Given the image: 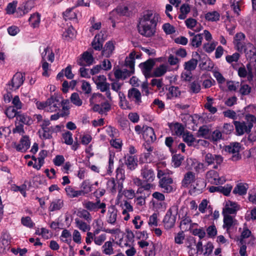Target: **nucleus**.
Listing matches in <instances>:
<instances>
[{
	"mask_svg": "<svg viewBox=\"0 0 256 256\" xmlns=\"http://www.w3.org/2000/svg\"><path fill=\"white\" fill-rule=\"evenodd\" d=\"M158 19V14H153L151 11L147 12L140 19L138 26L139 33L146 37L153 36Z\"/></svg>",
	"mask_w": 256,
	"mask_h": 256,
	"instance_id": "f257e3e1",
	"label": "nucleus"
},
{
	"mask_svg": "<svg viewBox=\"0 0 256 256\" xmlns=\"http://www.w3.org/2000/svg\"><path fill=\"white\" fill-rule=\"evenodd\" d=\"M246 120L247 125L244 122H234L236 132L238 135H242L244 132L248 134L250 133L252 128L253 127L254 124L256 122V118L252 114H246Z\"/></svg>",
	"mask_w": 256,
	"mask_h": 256,
	"instance_id": "f03ea898",
	"label": "nucleus"
},
{
	"mask_svg": "<svg viewBox=\"0 0 256 256\" xmlns=\"http://www.w3.org/2000/svg\"><path fill=\"white\" fill-rule=\"evenodd\" d=\"M246 54V56L250 58V62L247 64L246 68L249 70L248 78H252L253 76L252 72V66L256 69V49L254 46L250 43H248L246 50H243Z\"/></svg>",
	"mask_w": 256,
	"mask_h": 256,
	"instance_id": "7ed1b4c3",
	"label": "nucleus"
},
{
	"mask_svg": "<svg viewBox=\"0 0 256 256\" xmlns=\"http://www.w3.org/2000/svg\"><path fill=\"white\" fill-rule=\"evenodd\" d=\"M178 206H173L167 211L163 220L164 226L167 229L172 228L175 224L176 216L178 214Z\"/></svg>",
	"mask_w": 256,
	"mask_h": 256,
	"instance_id": "20e7f679",
	"label": "nucleus"
},
{
	"mask_svg": "<svg viewBox=\"0 0 256 256\" xmlns=\"http://www.w3.org/2000/svg\"><path fill=\"white\" fill-rule=\"evenodd\" d=\"M204 161L208 166L214 164L213 168L218 169L224 162V158L220 154L206 153L204 156Z\"/></svg>",
	"mask_w": 256,
	"mask_h": 256,
	"instance_id": "39448f33",
	"label": "nucleus"
},
{
	"mask_svg": "<svg viewBox=\"0 0 256 256\" xmlns=\"http://www.w3.org/2000/svg\"><path fill=\"white\" fill-rule=\"evenodd\" d=\"M140 176L144 182H152L156 178V174L153 168L148 164L144 165L140 170Z\"/></svg>",
	"mask_w": 256,
	"mask_h": 256,
	"instance_id": "423d86ee",
	"label": "nucleus"
},
{
	"mask_svg": "<svg viewBox=\"0 0 256 256\" xmlns=\"http://www.w3.org/2000/svg\"><path fill=\"white\" fill-rule=\"evenodd\" d=\"M245 38L246 36L242 32L237 33L234 37L233 43L234 48L240 52L246 50L247 44L244 42Z\"/></svg>",
	"mask_w": 256,
	"mask_h": 256,
	"instance_id": "0eeeda50",
	"label": "nucleus"
},
{
	"mask_svg": "<svg viewBox=\"0 0 256 256\" xmlns=\"http://www.w3.org/2000/svg\"><path fill=\"white\" fill-rule=\"evenodd\" d=\"M24 78V74L16 72L8 84L10 90H18L22 84Z\"/></svg>",
	"mask_w": 256,
	"mask_h": 256,
	"instance_id": "6e6552de",
	"label": "nucleus"
},
{
	"mask_svg": "<svg viewBox=\"0 0 256 256\" xmlns=\"http://www.w3.org/2000/svg\"><path fill=\"white\" fill-rule=\"evenodd\" d=\"M157 61H158V58H149L145 62H142L139 64V67L146 78L151 76L150 72Z\"/></svg>",
	"mask_w": 256,
	"mask_h": 256,
	"instance_id": "1a4fd4ad",
	"label": "nucleus"
},
{
	"mask_svg": "<svg viewBox=\"0 0 256 256\" xmlns=\"http://www.w3.org/2000/svg\"><path fill=\"white\" fill-rule=\"evenodd\" d=\"M240 148V144L238 142L230 144L226 146V151L232 154L230 158L232 160L236 161L241 158V156L239 154Z\"/></svg>",
	"mask_w": 256,
	"mask_h": 256,
	"instance_id": "9d476101",
	"label": "nucleus"
},
{
	"mask_svg": "<svg viewBox=\"0 0 256 256\" xmlns=\"http://www.w3.org/2000/svg\"><path fill=\"white\" fill-rule=\"evenodd\" d=\"M108 190L112 194H114L118 192H120L123 188L122 182L116 181L114 178H110L106 184Z\"/></svg>",
	"mask_w": 256,
	"mask_h": 256,
	"instance_id": "9b49d317",
	"label": "nucleus"
},
{
	"mask_svg": "<svg viewBox=\"0 0 256 256\" xmlns=\"http://www.w3.org/2000/svg\"><path fill=\"white\" fill-rule=\"evenodd\" d=\"M173 183L172 179L169 176H165L160 179V186L163 190L164 192H170L173 190L172 184Z\"/></svg>",
	"mask_w": 256,
	"mask_h": 256,
	"instance_id": "f8f14e48",
	"label": "nucleus"
},
{
	"mask_svg": "<svg viewBox=\"0 0 256 256\" xmlns=\"http://www.w3.org/2000/svg\"><path fill=\"white\" fill-rule=\"evenodd\" d=\"M128 98L130 102H134L135 104L140 105L142 102V94L140 91L135 88H130L128 90Z\"/></svg>",
	"mask_w": 256,
	"mask_h": 256,
	"instance_id": "ddd939ff",
	"label": "nucleus"
},
{
	"mask_svg": "<svg viewBox=\"0 0 256 256\" xmlns=\"http://www.w3.org/2000/svg\"><path fill=\"white\" fill-rule=\"evenodd\" d=\"M47 112H56L60 106V102L58 98L55 96H52L47 100Z\"/></svg>",
	"mask_w": 256,
	"mask_h": 256,
	"instance_id": "4468645a",
	"label": "nucleus"
},
{
	"mask_svg": "<svg viewBox=\"0 0 256 256\" xmlns=\"http://www.w3.org/2000/svg\"><path fill=\"white\" fill-rule=\"evenodd\" d=\"M143 128L144 130L142 132V136L144 140L147 142H154L156 139L154 130L148 126H143Z\"/></svg>",
	"mask_w": 256,
	"mask_h": 256,
	"instance_id": "2eb2a0df",
	"label": "nucleus"
},
{
	"mask_svg": "<svg viewBox=\"0 0 256 256\" xmlns=\"http://www.w3.org/2000/svg\"><path fill=\"white\" fill-rule=\"evenodd\" d=\"M94 58L92 54L88 52H85L82 57L78 60V64L81 66H90L92 64Z\"/></svg>",
	"mask_w": 256,
	"mask_h": 256,
	"instance_id": "dca6fc26",
	"label": "nucleus"
},
{
	"mask_svg": "<svg viewBox=\"0 0 256 256\" xmlns=\"http://www.w3.org/2000/svg\"><path fill=\"white\" fill-rule=\"evenodd\" d=\"M238 210L236 203L228 201L226 202L224 208H223L222 214L228 215L234 214Z\"/></svg>",
	"mask_w": 256,
	"mask_h": 256,
	"instance_id": "f3484780",
	"label": "nucleus"
},
{
	"mask_svg": "<svg viewBox=\"0 0 256 256\" xmlns=\"http://www.w3.org/2000/svg\"><path fill=\"white\" fill-rule=\"evenodd\" d=\"M34 2L32 0H28L22 6L18 8V12L20 16L28 14L34 6Z\"/></svg>",
	"mask_w": 256,
	"mask_h": 256,
	"instance_id": "a211bd4d",
	"label": "nucleus"
},
{
	"mask_svg": "<svg viewBox=\"0 0 256 256\" xmlns=\"http://www.w3.org/2000/svg\"><path fill=\"white\" fill-rule=\"evenodd\" d=\"M118 210L114 206H110L108 211L107 222L109 224H114L116 223L117 218Z\"/></svg>",
	"mask_w": 256,
	"mask_h": 256,
	"instance_id": "6ab92c4d",
	"label": "nucleus"
},
{
	"mask_svg": "<svg viewBox=\"0 0 256 256\" xmlns=\"http://www.w3.org/2000/svg\"><path fill=\"white\" fill-rule=\"evenodd\" d=\"M30 146V142L29 138L26 136H24L20 140V143L16 146V149L18 152H24Z\"/></svg>",
	"mask_w": 256,
	"mask_h": 256,
	"instance_id": "aec40b11",
	"label": "nucleus"
},
{
	"mask_svg": "<svg viewBox=\"0 0 256 256\" xmlns=\"http://www.w3.org/2000/svg\"><path fill=\"white\" fill-rule=\"evenodd\" d=\"M195 178V174L192 172H188L184 176V178L182 182V186L186 188L188 185L192 182Z\"/></svg>",
	"mask_w": 256,
	"mask_h": 256,
	"instance_id": "412c9836",
	"label": "nucleus"
},
{
	"mask_svg": "<svg viewBox=\"0 0 256 256\" xmlns=\"http://www.w3.org/2000/svg\"><path fill=\"white\" fill-rule=\"evenodd\" d=\"M224 215V228H226V230H228L230 228L235 225L236 220L234 218L228 214Z\"/></svg>",
	"mask_w": 256,
	"mask_h": 256,
	"instance_id": "4be33fe9",
	"label": "nucleus"
},
{
	"mask_svg": "<svg viewBox=\"0 0 256 256\" xmlns=\"http://www.w3.org/2000/svg\"><path fill=\"white\" fill-rule=\"evenodd\" d=\"M16 121H18L20 124L26 125H30L32 124V120L30 116L24 114H22L19 112L16 116Z\"/></svg>",
	"mask_w": 256,
	"mask_h": 256,
	"instance_id": "5701e85b",
	"label": "nucleus"
},
{
	"mask_svg": "<svg viewBox=\"0 0 256 256\" xmlns=\"http://www.w3.org/2000/svg\"><path fill=\"white\" fill-rule=\"evenodd\" d=\"M114 46L112 42L108 41L104 45V48L102 50V55L108 58L112 54L113 50H114Z\"/></svg>",
	"mask_w": 256,
	"mask_h": 256,
	"instance_id": "b1692460",
	"label": "nucleus"
},
{
	"mask_svg": "<svg viewBox=\"0 0 256 256\" xmlns=\"http://www.w3.org/2000/svg\"><path fill=\"white\" fill-rule=\"evenodd\" d=\"M248 188V185L247 184L240 183L234 188L233 193L238 194L240 196L244 195L246 194Z\"/></svg>",
	"mask_w": 256,
	"mask_h": 256,
	"instance_id": "393cba45",
	"label": "nucleus"
},
{
	"mask_svg": "<svg viewBox=\"0 0 256 256\" xmlns=\"http://www.w3.org/2000/svg\"><path fill=\"white\" fill-rule=\"evenodd\" d=\"M103 42L100 34H96L92 42V46L94 50H100L102 48Z\"/></svg>",
	"mask_w": 256,
	"mask_h": 256,
	"instance_id": "a878e982",
	"label": "nucleus"
},
{
	"mask_svg": "<svg viewBox=\"0 0 256 256\" xmlns=\"http://www.w3.org/2000/svg\"><path fill=\"white\" fill-rule=\"evenodd\" d=\"M28 21L32 28L38 27L40 21V14L38 12L33 14L29 18Z\"/></svg>",
	"mask_w": 256,
	"mask_h": 256,
	"instance_id": "bb28decb",
	"label": "nucleus"
},
{
	"mask_svg": "<svg viewBox=\"0 0 256 256\" xmlns=\"http://www.w3.org/2000/svg\"><path fill=\"white\" fill-rule=\"evenodd\" d=\"M128 169L130 170H134L138 166L137 160L133 156H128L124 162Z\"/></svg>",
	"mask_w": 256,
	"mask_h": 256,
	"instance_id": "cd10ccee",
	"label": "nucleus"
},
{
	"mask_svg": "<svg viewBox=\"0 0 256 256\" xmlns=\"http://www.w3.org/2000/svg\"><path fill=\"white\" fill-rule=\"evenodd\" d=\"M168 66L164 64H161L156 68L151 76L160 77L164 75L167 71Z\"/></svg>",
	"mask_w": 256,
	"mask_h": 256,
	"instance_id": "c85d7f7f",
	"label": "nucleus"
},
{
	"mask_svg": "<svg viewBox=\"0 0 256 256\" xmlns=\"http://www.w3.org/2000/svg\"><path fill=\"white\" fill-rule=\"evenodd\" d=\"M180 12L178 18L180 20H184L186 18L187 14L190 12V5L187 4H182L180 7Z\"/></svg>",
	"mask_w": 256,
	"mask_h": 256,
	"instance_id": "c756f323",
	"label": "nucleus"
},
{
	"mask_svg": "<svg viewBox=\"0 0 256 256\" xmlns=\"http://www.w3.org/2000/svg\"><path fill=\"white\" fill-rule=\"evenodd\" d=\"M206 177L211 179V182L218 184L220 183V178L217 172L214 170H210L206 173Z\"/></svg>",
	"mask_w": 256,
	"mask_h": 256,
	"instance_id": "7c9ffc66",
	"label": "nucleus"
},
{
	"mask_svg": "<svg viewBox=\"0 0 256 256\" xmlns=\"http://www.w3.org/2000/svg\"><path fill=\"white\" fill-rule=\"evenodd\" d=\"M64 205L63 200L57 199L53 200L49 207V210L51 212L60 210Z\"/></svg>",
	"mask_w": 256,
	"mask_h": 256,
	"instance_id": "2f4dec72",
	"label": "nucleus"
},
{
	"mask_svg": "<svg viewBox=\"0 0 256 256\" xmlns=\"http://www.w3.org/2000/svg\"><path fill=\"white\" fill-rule=\"evenodd\" d=\"M65 190L67 196L70 198H77L82 196V192L79 190H76L71 186H66L65 188Z\"/></svg>",
	"mask_w": 256,
	"mask_h": 256,
	"instance_id": "473e14b6",
	"label": "nucleus"
},
{
	"mask_svg": "<svg viewBox=\"0 0 256 256\" xmlns=\"http://www.w3.org/2000/svg\"><path fill=\"white\" fill-rule=\"evenodd\" d=\"M198 64V60L192 58L190 60L185 62L184 64V70L187 71H192L196 69Z\"/></svg>",
	"mask_w": 256,
	"mask_h": 256,
	"instance_id": "72a5a7b5",
	"label": "nucleus"
},
{
	"mask_svg": "<svg viewBox=\"0 0 256 256\" xmlns=\"http://www.w3.org/2000/svg\"><path fill=\"white\" fill-rule=\"evenodd\" d=\"M81 190L80 192H82V196H84L92 191V185L88 180H84L80 186Z\"/></svg>",
	"mask_w": 256,
	"mask_h": 256,
	"instance_id": "f704fd0d",
	"label": "nucleus"
},
{
	"mask_svg": "<svg viewBox=\"0 0 256 256\" xmlns=\"http://www.w3.org/2000/svg\"><path fill=\"white\" fill-rule=\"evenodd\" d=\"M202 40V34H196L190 40V45L195 48H198L201 46Z\"/></svg>",
	"mask_w": 256,
	"mask_h": 256,
	"instance_id": "c9c22d12",
	"label": "nucleus"
},
{
	"mask_svg": "<svg viewBox=\"0 0 256 256\" xmlns=\"http://www.w3.org/2000/svg\"><path fill=\"white\" fill-rule=\"evenodd\" d=\"M168 94H167L168 98L172 99L173 98H176L180 94V92L178 87L171 86L168 88Z\"/></svg>",
	"mask_w": 256,
	"mask_h": 256,
	"instance_id": "e433bc0d",
	"label": "nucleus"
},
{
	"mask_svg": "<svg viewBox=\"0 0 256 256\" xmlns=\"http://www.w3.org/2000/svg\"><path fill=\"white\" fill-rule=\"evenodd\" d=\"M134 52H132L129 54V56L125 60L126 66L132 70H134Z\"/></svg>",
	"mask_w": 256,
	"mask_h": 256,
	"instance_id": "4c0bfd02",
	"label": "nucleus"
},
{
	"mask_svg": "<svg viewBox=\"0 0 256 256\" xmlns=\"http://www.w3.org/2000/svg\"><path fill=\"white\" fill-rule=\"evenodd\" d=\"M60 238L63 242L70 244L72 242L71 233L68 230L64 229L62 230Z\"/></svg>",
	"mask_w": 256,
	"mask_h": 256,
	"instance_id": "58836bf2",
	"label": "nucleus"
},
{
	"mask_svg": "<svg viewBox=\"0 0 256 256\" xmlns=\"http://www.w3.org/2000/svg\"><path fill=\"white\" fill-rule=\"evenodd\" d=\"M182 138L184 142H186L189 146L194 145V142H196V139L194 136L188 132L184 133L182 136Z\"/></svg>",
	"mask_w": 256,
	"mask_h": 256,
	"instance_id": "ea45409f",
	"label": "nucleus"
},
{
	"mask_svg": "<svg viewBox=\"0 0 256 256\" xmlns=\"http://www.w3.org/2000/svg\"><path fill=\"white\" fill-rule=\"evenodd\" d=\"M118 96L120 100V106L123 109H130L128 102L126 100L124 94L122 92H119Z\"/></svg>",
	"mask_w": 256,
	"mask_h": 256,
	"instance_id": "a19ab883",
	"label": "nucleus"
},
{
	"mask_svg": "<svg viewBox=\"0 0 256 256\" xmlns=\"http://www.w3.org/2000/svg\"><path fill=\"white\" fill-rule=\"evenodd\" d=\"M10 245V241L9 236L6 234H4L1 237L0 246L3 250L9 249Z\"/></svg>",
	"mask_w": 256,
	"mask_h": 256,
	"instance_id": "79ce46f5",
	"label": "nucleus"
},
{
	"mask_svg": "<svg viewBox=\"0 0 256 256\" xmlns=\"http://www.w3.org/2000/svg\"><path fill=\"white\" fill-rule=\"evenodd\" d=\"M102 252L106 254L110 255L114 253V248H112V242L108 241L102 246Z\"/></svg>",
	"mask_w": 256,
	"mask_h": 256,
	"instance_id": "37998d69",
	"label": "nucleus"
},
{
	"mask_svg": "<svg viewBox=\"0 0 256 256\" xmlns=\"http://www.w3.org/2000/svg\"><path fill=\"white\" fill-rule=\"evenodd\" d=\"M220 14L216 11L208 12L205 18L206 20L211 22H216L220 20Z\"/></svg>",
	"mask_w": 256,
	"mask_h": 256,
	"instance_id": "c03bdc74",
	"label": "nucleus"
},
{
	"mask_svg": "<svg viewBox=\"0 0 256 256\" xmlns=\"http://www.w3.org/2000/svg\"><path fill=\"white\" fill-rule=\"evenodd\" d=\"M100 231V228L95 230L93 232H88L86 238V242L88 244H90L93 240L94 238L97 236Z\"/></svg>",
	"mask_w": 256,
	"mask_h": 256,
	"instance_id": "a18cd8bd",
	"label": "nucleus"
},
{
	"mask_svg": "<svg viewBox=\"0 0 256 256\" xmlns=\"http://www.w3.org/2000/svg\"><path fill=\"white\" fill-rule=\"evenodd\" d=\"M19 112H17L14 106H9L5 111V114L9 118H13L18 114Z\"/></svg>",
	"mask_w": 256,
	"mask_h": 256,
	"instance_id": "49530a36",
	"label": "nucleus"
},
{
	"mask_svg": "<svg viewBox=\"0 0 256 256\" xmlns=\"http://www.w3.org/2000/svg\"><path fill=\"white\" fill-rule=\"evenodd\" d=\"M184 157L180 154L174 155L172 158V161L174 167H179L181 165L182 162L184 160Z\"/></svg>",
	"mask_w": 256,
	"mask_h": 256,
	"instance_id": "de8ad7c7",
	"label": "nucleus"
},
{
	"mask_svg": "<svg viewBox=\"0 0 256 256\" xmlns=\"http://www.w3.org/2000/svg\"><path fill=\"white\" fill-rule=\"evenodd\" d=\"M71 102L76 106H80L82 104V100H80L79 95L76 92L72 94L70 96Z\"/></svg>",
	"mask_w": 256,
	"mask_h": 256,
	"instance_id": "09e8293b",
	"label": "nucleus"
},
{
	"mask_svg": "<svg viewBox=\"0 0 256 256\" xmlns=\"http://www.w3.org/2000/svg\"><path fill=\"white\" fill-rule=\"evenodd\" d=\"M75 220L76 226L80 230L84 232H86V230H90V226L88 225L86 222H84L78 218H76Z\"/></svg>",
	"mask_w": 256,
	"mask_h": 256,
	"instance_id": "8fccbe9b",
	"label": "nucleus"
},
{
	"mask_svg": "<svg viewBox=\"0 0 256 256\" xmlns=\"http://www.w3.org/2000/svg\"><path fill=\"white\" fill-rule=\"evenodd\" d=\"M21 222L24 226L29 228H32L34 226V223L33 222L31 218L28 216L22 217L21 218Z\"/></svg>",
	"mask_w": 256,
	"mask_h": 256,
	"instance_id": "3c124183",
	"label": "nucleus"
},
{
	"mask_svg": "<svg viewBox=\"0 0 256 256\" xmlns=\"http://www.w3.org/2000/svg\"><path fill=\"white\" fill-rule=\"evenodd\" d=\"M63 15L66 20L74 19L76 16V12L73 11V8L68 9L63 13Z\"/></svg>",
	"mask_w": 256,
	"mask_h": 256,
	"instance_id": "603ef678",
	"label": "nucleus"
},
{
	"mask_svg": "<svg viewBox=\"0 0 256 256\" xmlns=\"http://www.w3.org/2000/svg\"><path fill=\"white\" fill-rule=\"evenodd\" d=\"M174 132L176 134V135L178 136H180L184 134V128L182 124L179 123H176L174 126Z\"/></svg>",
	"mask_w": 256,
	"mask_h": 256,
	"instance_id": "864d4df0",
	"label": "nucleus"
},
{
	"mask_svg": "<svg viewBox=\"0 0 256 256\" xmlns=\"http://www.w3.org/2000/svg\"><path fill=\"white\" fill-rule=\"evenodd\" d=\"M72 133L68 131L62 134V138L64 140V142L68 145H72L73 143Z\"/></svg>",
	"mask_w": 256,
	"mask_h": 256,
	"instance_id": "5fc2aeb1",
	"label": "nucleus"
},
{
	"mask_svg": "<svg viewBox=\"0 0 256 256\" xmlns=\"http://www.w3.org/2000/svg\"><path fill=\"white\" fill-rule=\"evenodd\" d=\"M209 130L206 126H200L198 132V136L207 138L209 134Z\"/></svg>",
	"mask_w": 256,
	"mask_h": 256,
	"instance_id": "6e6d98bb",
	"label": "nucleus"
},
{
	"mask_svg": "<svg viewBox=\"0 0 256 256\" xmlns=\"http://www.w3.org/2000/svg\"><path fill=\"white\" fill-rule=\"evenodd\" d=\"M162 28L167 34H172L176 32L174 27L169 23L164 24L162 26Z\"/></svg>",
	"mask_w": 256,
	"mask_h": 256,
	"instance_id": "4d7b16f0",
	"label": "nucleus"
},
{
	"mask_svg": "<svg viewBox=\"0 0 256 256\" xmlns=\"http://www.w3.org/2000/svg\"><path fill=\"white\" fill-rule=\"evenodd\" d=\"M78 216L83 218L88 222H90L92 220V216L90 212L86 210H82L78 212Z\"/></svg>",
	"mask_w": 256,
	"mask_h": 256,
	"instance_id": "13d9d810",
	"label": "nucleus"
},
{
	"mask_svg": "<svg viewBox=\"0 0 256 256\" xmlns=\"http://www.w3.org/2000/svg\"><path fill=\"white\" fill-rule=\"evenodd\" d=\"M190 90L193 93H198L200 90V84L198 80H194L190 84Z\"/></svg>",
	"mask_w": 256,
	"mask_h": 256,
	"instance_id": "bf43d9fd",
	"label": "nucleus"
},
{
	"mask_svg": "<svg viewBox=\"0 0 256 256\" xmlns=\"http://www.w3.org/2000/svg\"><path fill=\"white\" fill-rule=\"evenodd\" d=\"M116 173V178L118 180H124L125 179L124 170L122 168V166L117 168Z\"/></svg>",
	"mask_w": 256,
	"mask_h": 256,
	"instance_id": "052dcab7",
	"label": "nucleus"
},
{
	"mask_svg": "<svg viewBox=\"0 0 256 256\" xmlns=\"http://www.w3.org/2000/svg\"><path fill=\"white\" fill-rule=\"evenodd\" d=\"M83 205L84 208L88 210L96 211L98 210L96 205L92 202L88 201L84 202Z\"/></svg>",
	"mask_w": 256,
	"mask_h": 256,
	"instance_id": "680f3d73",
	"label": "nucleus"
},
{
	"mask_svg": "<svg viewBox=\"0 0 256 256\" xmlns=\"http://www.w3.org/2000/svg\"><path fill=\"white\" fill-rule=\"evenodd\" d=\"M42 136L45 138L50 139L52 138V134L54 131V128L53 127L48 128V130L42 128Z\"/></svg>",
	"mask_w": 256,
	"mask_h": 256,
	"instance_id": "e2e57ef3",
	"label": "nucleus"
},
{
	"mask_svg": "<svg viewBox=\"0 0 256 256\" xmlns=\"http://www.w3.org/2000/svg\"><path fill=\"white\" fill-rule=\"evenodd\" d=\"M208 236L210 238H214L217 234V230L214 225L209 226L206 228Z\"/></svg>",
	"mask_w": 256,
	"mask_h": 256,
	"instance_id": "0e129e2a",
	"label": "nucleus"
},
{
	"mask_svg": "<svg viewBox=\"0 0 256 256\" xmlns=\"http://www.w3.org/2000/svg\"><path fill=\"white\" fill-rule=\"evenodd\" d=\"M251 91V88L246 84H241L240 92L242 95H248Z\"/></svg>",
	"mask_w": 256,
	"mask_h": 256,
	"instance_id": "69168bd1",
	"label": "nucleus"
},
{
	"mask_svg": "<svg viewBox=\"0 0 256 256\" xmlns=\"http://www.w3.org/2000/svg\"><path fill=\"white\" fill-rule=\"evenodd\" d=\"M62 36L66 38H72L75 36V30L72 26H70L64 32Z\"/></svg>",
	"mask_w": 256,
	"mask_h": 256,
	"instance_id": "338daca9",
	"label": "nucleus"
},
{
	"mask_svg": "<svg viewBox=\"0 0 256 256\" xmlns=\"http://www.w3.org/2000/svg\"><path fill=\"white\" fill-rule=\"evenodd\" d=\"M192 234L194 236H198L200 240L203 238L206 234L203 228L194 229Z\"/></svg>",
	"mask_w": 256,
	"mask_h": 256,
	"instance_id": "774afa93",
	"label": "nucleus"
}]
</instances>
